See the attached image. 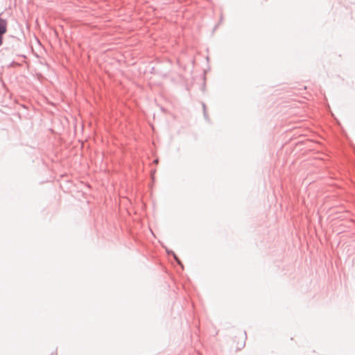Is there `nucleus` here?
I'll list each match as a JSON object with an SVG mask.
<instances>
[{
	"label": "nucleus",
	"instance_id": "obj_1",
	"mask_svg": "<svg viewBox=\"0 0 355 355\" xmlns=\"http://www.w3.org/2000/svg\"><path fill=\"white\" fill-rule=\"evenodd\" d=\"M6 32V27L5 24H0V46L3 43V35Z\"/></svg>",
	"mask_w": 355,
	"mask_h": 355
}]
</instances>
